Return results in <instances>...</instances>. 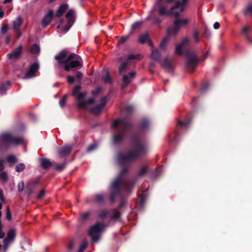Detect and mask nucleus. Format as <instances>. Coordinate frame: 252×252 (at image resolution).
Masks as SVG:
<instances>
[{"instance_id":"nucleus-1","label":"nucleus","mask_w":252,"mask_h":252,"mask_svg":"<svg viewBox=\"0 0 252 252\" xmlns=\"http://www.w3.org/2000/svg\"><path fill=\"white\" fill-rule=\"evenodd\" d=\"M133 149L130 151L120 153L117 156V162L122 166L127 165L130 161L139 158L148 151V145L142 142L139 136L133 135L130 139Z\"/></svg>"},{"instance_id":"nucleus-2","label":"nucleus","mask_w":252,"mask_h":252,"mask_svg":"<svg viewBox=\"0 0 252 252\" xmlns=\"http://www.w3.org/2000/svg\"><path fill=\"white\" fill-rule=\"evenodd\" d=\"M172 1L173 0H158L153 6L147 19L153 17L154 12L157 9H158L159 14L160 15H173L177 18L179 15V12H182L184 10V5L187 0H175V5L172 7L170 10H166L164 5Z\"/></svg>"},{"instance_id":"nucleus-3","label":"nucleus","mask_w":252,"mask_h":252,"mask_svg":"<svg viewBox=\"0 0 252 252\" xmlns=\"http://www.w3.org/2000/svg\"><path fill=\"white\" fill-rule=\"evenodd\" d=\"M55 59L60 63L64 64V69L66 71L70 70L71 68L78 67H82V60L78 55L75 54H67L62 51L55 57Z\"/></svg>"},{"instance_id":"nucleus-4","label":"nucleus","mask_w":252,"mask_h":252,"mask_svg":"<svg viewBox=\"0 0 252 252\" xmlns=\"http://www.w3.org/2000/svg\"><path fill=\"white\" fill-rule=\"evenodd\" d=\"M112 127L115 129L113 136V142L115 144L121 143L129 126V124L126 119H118L113 122Z\"/></svg>"},{"instance_id":"nucleus-5","label":"nucleus","mask_w":252,"mask_h":252,"mask_svg":"<svg viewBox=\"0 0 252 252\" xmlns=\"http://www.w3.org/2000/svg\"><path fill=\"white\" fill-rule=\"evenodd\" d=\"M127 168L125 167L117 178L112 182L110 187V199L114 201V197L117 195L121 189H128L130 183L123 178V176L126 172Z\"/></svg>"},{"instance_id":"nucleus-6","label":"nucleus","mask_w":252,"mask_h":252,"mask_svg":"<svg viewBox=\"0 0 252 252\" xmlns=\"http://www.w3.org/2000/svg\"><path fill=\"white\" fill-rule=\"evenodd\" d=\"M25 144L26 141L23 137L15 136L10 133H3L0 136V148Z\"/></svg>"},{"instance_id":"nucleus-7","label":"nucleus","mask_w":252,"mask_h":252,"mask_svg":"<svg viewBox=\"0 0 252 252\" xmlns=\"http://www.w3.org/2000/svg\"><path fill=\"white\" fill-rule=\"evenodd\" d=\"M80 86H76L72 92V95H74L76 98L78 100V106L81 108H87L90 104L93 103L94 99L91 98L87 101L83 100V98L86 95V93H80Z\"/></svg>"},{"instance_id":"nucleus-8","label":"nucleus","mask_w":252,"mask_h":252,"mask_svg":"<svg viewBox=\"0 0 252 252\" xmlns=\"http://www.w3.org/2000/svg\"><path fill=\"white\" fill-rule=\"evenodd\" d=\"M104 225L98 223L92 226L89 230V236L94 242H96L100 237L101 233L104 229Z\"/></svg>"},{"instance_id":"nucleus-9","label":"nucleus","mask_w":252,"mask_h":252,"mask_svg":"<svg viewBox=\"0 0 252 252\" xmlns=\"http://www.w3.org/2000/svg\"><path fill=\"white\" fill-rule=\"evenodd\" d=\"M15 235L16 230L15 229L12 228L9 231L7 237L3 241L4 251H7L9 244L14 241Z\"/></svg>"},{"instance_id":"nucleus-10","label":"nucleus","mask_w":252,"mask_h":252,"mask_svg":"<svg viewBox=\"0 0 252 252\" xmlns=\"http://www.w3.org/2000/svg\"><path fill=\"white\" fill-rule=\"evenodd\" d=\"M198 60L194 55L190 54L188 56L187 67L189 70L191 72L193 71L196 66Z\"/></svg>"},{"instance_id":"nucleus-11","label":"nucleus","mask_w":252,"mask_h":252,"mask_svg":"<svg viewBox=\"0 0 252 252\" xmlns=\"http://www.w3.org/2000/svg\"><path fill=\"white\" fill-rule=\"evenodd\" d=\"M65 17L67 19L68 22L67 25L63 29V32H67L69 30L74 22V11L73 9L69 10L66 13Z\"/></svg>"},{"instance_id":"nucleus-12","label":"nucleus","mask_w":252,"mask_h":252,"mask_svg":"<svg viewBox=\"0 0 252 252\" xmlns=\"http://www.w3.org/2000/svg\"><path fill=\"white\" fill-rule=\"evenodd\" d=\"M106 101V98L105 97H102L101 99L99 104L95 106L94 108H91V112L95 115L98 114L105 107Z\"/></svg>"},{"instance_id":"nucleus-13","label":"nucleus","mask_w":252,"mask_h":252,"mask_svg":"<svg viewBox=\"0 0 252 252\" xmlns=\"http://www.w3.org/2000/svg\"><path fill=\"white\" fill-rule=\"evenodd\" d=\"M39 69V65L36 63H34L32 64L27 73H26L25 76L24 77L26 79H29L32 78L34 76L35 72Z\"/></svg>"},{"instance_id":"nucleus-14","label":"nucleus","mask_w":252,"mask_h":252,"mask_svg":"<svg viewBox=\"0 0 252 252\" xmlns=\"http://www.w3.org/2000/svg\"><path fill=\"white\" fill-rule=\"evenodd\" d=\"M189 40V38L188 37L183 38L180 43L176 46L175 49L176 53L178 54H181L183 52V47L188 44Z\"/></svg>"},{"instance_id":"nucleus-15","label":"nucleus","mask_w":252,"mask_h":252,"mask_svg":"<svg viewBox=\"0 0 252 252\" xmlns=\"http://www.w3.org/2000/svg\"><path fill=\"white\" fill-rule=\"evenodd\" d=\"M189 23V19L186 17L177 18L174 21V24L177 25L180 29L183 27H186Z\"/></svg>"},{"instance_id":"nucleus-16","label":"nucleus","mask_w":252,"mask_h":252,"mask_svg":"<svg viewBox=\"0 0 252 252\" xmlns=\"http://www.w3.org/2000/svg\"><path fill=\"white\" fill-rule=\"evenodd\" d=\"M136 74L135 72H131L129 74V75L125 74L123 76V84L122 88L124 89L126 86L130 83L131 79L133 78Z\"/></svg>"},{"instance_id":"nucleus-17","label":"nucleus","mask_w":252,"mask_h":252,"mask_svg":"<svg viewBox=\"0 0 252 252\" xmlns=\"http://www.w3.org/2000/svg\"><path fill=\"white\" fill-rule=\"evenodd\" d=\"M180 29L177 26L174 24L173 26L169 27L167 31V36H168L169 38L171 36H176L179 32Z\"/></svg>"},{"instance_id":"nucleus-18","label":"nucleus","mask_w":252,"mask_h":252,"mask_svg":"<svg viewBox=\"0 0 252 252\" xmlns=\"http://www.w3.org/2000/svg\"><path fill=\"white\" fill-rule=\"evenodd\" d=\"M22 48V47L21 46H19L12 53L7 54L8 58L10 59H16L18 58L21 55Z\"/></svg>"},{"instance_id":"nucleus-19","label":"nucleus","mask_w":252,"mask_h":252,"mask_svg":"<svg viewBox=\"0 0 252 252\" xmlns=\"http://www.w3.org/2000/svg\"><path fill=\"white\" fill-rule=\"evenodd\" d=\"M162 66L167 70L171 71L173 68L171 59L168 58H165L162 62Z\"/></svg>"},{"instance_id":"nucleus-20","label":"nucleus","mask_w":252,"mask_h":252,"mask_svg":"<svg viewBox=\"0 0 252 252\" xmlns=\"http://www.w3.org/2000/svg\"><path fill=\"white\" fill-rule=\"evenodd\" d=\"M149 44L150 46L153 47V44L151 41L149 42ZM151 58L155 61H158L160 58V54L159 51L157 49L152 47Z\"/></svg>"},{"instance_id":"nucleus-21","label":"nucleus","mask_w":252,"mask_h":252,"mask_svg":"<svg viewBox=\"0 0 252 252\" xmlns=\"http://www.w3.org/2000/svg\"><path fill=\"white\" fill-rule=\"evenodd\" d=\"M72 149V147L65 146L61 148L59 151V155L62 157L66 156L69 155Z\"/></svg>"},{"instance_id":"nucleus-22","label":"nucleus","mask_w":252,"mask_h":252,"mask_svg":"<svg viewBox=\"0 0 252 252\" xmlns=\"http://www.w3.org/2000/svg\"><path fill=\"white\" fill-rule=\"evenodd\" d=\"M53 13L52 11H49L42 21V25L45 27L48 25L53 18Z\"/></svg>"},{"instance_id":"nucleus-23","label":"nucleus","mask_w":252,"mask_h":252,"mask_svg":"<svg viewBox=\"0 0 252 252\" xmlns=\"http://www.w3.org/2000/svg\"><path fill=\"white\" fill-rule=\"evenodd\" d=\"M249 29L248 27L245 26L243 27L242 31V35L245 37L247 41L252 43V38H251L248 35Z\"/></svg>"},{"instance_id":"nucleus-24","label":"nucleus","mask_w":252,"mask_h":252,"mask_svg":"<svg viewBox=\"0 0 252 252\" xmlns=\"http://www.w3.org/2000/svg\"><path fill=\"white\" fill-rule=\"evenodd\" d=\"M40 162L41 166L44 168H47L51 165V163L50 160L46 158H41L40 159Z\"/></svg>"},{"instance_id":"nucleus-25","label":"nucleus","mask_w":252,"mask_h":252,"mask_svg":"<svg viewBox=\"0 0 252 252\" xmlns=\"http://www.w3.org/2000/svg\"><path fill=\"white\" fill-rule=\"evenodd\" d=\"M102 79L105 83L108 84L111 83V80L108 72L104 70L103 72Z\"/></svg>"},{"instance_id":"nucleus-26","label":"nucleus","mask_w":252,"mask_h":252,"mask_svg":"<svg viewBox=\"0 0 252 252\" xmlns=\"http://www.w3.org/2000/svg\"><path fill=\"white\" fill-rule=\"evenodd\" d=\"M68 7L67 4H63L60 6V8H59L57 13V16L58 17H61L63 13L65 12V11L67 9Z\"/></svg>"},{"instance_id":"nucleus-27","label":"nucleus","mask_w":252,"mask_h":252,"mask_svg":"<svg viewBox=\"0 0 252 252\" xmlns=\"http://www.w3.org/2000/svg\"><path fill=\"white\" fill-rule=\"evenodd\" d=\"M22 22V19L20 17H18L14 22H13V28L15 31H17L21 25Z\"/></svg>"},{"instance_id":"nucleus-28","label":"nucleus","mask_w":252,"mask_h":252,"mask_svg":"<svg viewBox=\"0 0 252 252\" xmlns=\"http://www.w3.org/2000/svg\"><path fill=\"white\" fill-rule=\"evenodd\" d=\"M170 38L168 36H166L161 41L159 44V47L161 50H165L167 43L169 40Z\"/></svg>"},{"instance_id":"nucleus-29","label":"nucleus","mask_w":252,"mask_h":252,"mask_svg":"<svg viewBox=\"0 0 252 252\" xmlns=\"http://www.w3.org/2000/svg\"><path fill=\"white\" fill-rule=\"evenodd\" d=\"M128 61L122 63L119 67V73L122 74L123 72H125L127 68Z\"/></svg>"},{"instance_id":"nucleus-30","label":"nucleus","mask_w":252,"mask_h":252,"mask_svg":"<svg viewBox=\"0 0 252 252\" xmlns=\"http://www.w3.org/2000/svg\"><path fill=\"white\" fill-rule=\"evenodd\" d=\"M40 48L39 47L36 45L34 44L31 48V52L32 54L36 55L39 53Z\"/></svg>"},{"instance_id":"nucleus-31","label":"nucleus","mask_w":252,"mask_h":252,"mask_svg":"<svg viewBox=\"0 0 252 252\" xmlns=\"http://www.w3.org/2000/svg\"><path fill=\"white\" fill-rule=\"evenodd\" d=\"M189 122H183L182 121H179L178 122L177 126L178 127H179L180 128H186L189 126Z\"/></svg>"},{"instance_id":"nucleus-32","label":"nucleus","mask_w":252,"mask_h":252,"mask_svg":"<svg viewBox=\"0 0 252 252\" xmlns=\"http://www.w3.org/2000/svg\"><path fill=\"white\" fill-rule=\"evenodd\" d=\"M149 38L148 35L147 34H144L141 35L139 38V42L141 43H144L146 41L148 40Z\"/></svg>"},{"instance_id":"nucleus-33","label":"nucleus","mask_w":252,"mask_h":252,"mask_svg":"<svg viewBox=\"0 0 252 252\" xmlns=\"http://www.w3.org/2000/svg\"><path fill=\"white\" fill-rule=\"evenodd\" d=\"M244 14L245 15H250L252 16V4L249 5L247 6L244 11Z\"/></svg>"},{"instance_id":"nucleus-34","label":"nucleus","mask_w":252,"mask_h":252,"mask_svg":"<svg viewBox=\"0 0 252 252\" xmlns=\"http://www.w3.org/2000/svg\"><path fill=\"white\" fill-rule=\"evenodd\" d=\"M7 161L10 164H14L16 162L17 159L15 157L13 156H10L6 158Z\"/></svg>"},{"instance_id":"nucleus-35","label":"nucleus","mask_w":252,"mask_h":252,"mask_svg":"<svg viewBox=\"0 0 252 252\" xmlns=\"http://www.w3.org/2000/svg\"><path fill=\"white\" fill-rule=\"evenodd\" d=\"M25 168V165L23 163H20L16 165L15 170L18 172H21Z\"/></svg>"},{"instance_id":"nucleus-36","label":"nucleus","mask_w":252,"mask_h":252,"mask_svg":"<svg viewBox=\"0 0 252 252\" xmlns=\"http://www.w3.org/2000/svg\"><path fill=\"white\" fill-rule=\"evenodd\" d=\"M0 179L3 181L6 182L8 179L7 174L5 172H2L0 173Z\"/></svg>"},{"instance_id":"nucleus-37","label":"nucleus","mask_w":252,"mask_h":252,"mask_svg":"<svg viewBox=\"0 0 252 252\" xmlns=\"http://www.w3.org/2000/svg\"><path fill=\"white\" fill-rule=\"evenodd\" d=\"M87 242L86 241L83 242L80 247L78 252H83V251L87 248Z\"/></svg>"},{"instance_id":"nucleus-38","label":"nucleus","mask_w":252,"mask_h":252,"mask_svg":"<svg viewBox=\"0 0 252 252\" xmlns=\"http://www.w3.org/2000/svg\"><path fill=\"white\" fill-rule=\"evenodd\" d=\"M193 36L194 42L198 43L199 41L198 32L196 30H195L193 32Z\"/></svg>"},{"instance_id":"nucleus-39","label":"nucleus","mask_w":252,"mask_h":252,"mask_svg":"<svg viewBox=\"0 0 252 252\" xmlns=\"http://www.w3.org/2000/svg\"><path fill=\"white\" fill-rule=\"evenodd\" d=\"M120 216V213L119 211L117 210H115L113 212V215L112 217V219L116 220H117Z\"/></svg>"},{"instance_id":"nucleus-40","label":"nucleus","mask_w":252,"mask_h":252,"mask_svg":"<svg viewBox=\"0 0 252 252\" xmlns=\"http://www.w3.org/2000/svg\"><path fill=\"white\" fill-rule=\"evenodd\" d=\"M141 58V55H130L127 57V60H132V59H136V60H139Z\"/></svg>"},{"instance_id":"nucleus-41","label":"nucleus","mask_w":252,"mask_h":252,"mask_svg":"<svg viewBox=\"0 0 252 252\" xmlns=\"http://www.w3.org/2000/svg\"><path fill=\"white\" fill-rule=\"evenodd\" d=\"M6 219L8 220H11L12 219V216L9 207H7L6 208Z\"/></svg>"},{"instance_id":"nucleus-42","label":"nucleus","mask_w":252,"mask_h":252,"mask_svg":"<svg viewBox=\"0 0 252 252\" xmlns=\"http://www.w3.org/2000/svg\"><path fill=\"white\" fill-rule=\"evenodd\" d=\"M67 98V95H64L63 97L60 101V105L61 107H63L65 104V102Z\"/></svg>"},{"instance_id":"nucleus-43","label":"nucleus","mask_w":252,"mask_h":252,"mask_svg":"<svg viewBox=\"0 0 252 252\" xmlns=\"http://www.w3.org/2000/svg\"><path fill=\"white\" fill-rule=\"evenodd\" d=\"M108 212L105 210L102 211L98 215V217L100 218H104L107 216Z\"/></svg>"},{"instance_id":"nucleus-44","label":"nucleus","mask_w":252,"mask_h":252,"mask_svg":"<svg viewBox=\"0 0 252 252\" xmlns=\"http://www.w3.org/2000/svg\"><path fill=\"white\" fill-rule=\"evenodd\" d=\"M17 187L18 191L20 192L22 191L24 188V182L23 181H21L20 183H19Z\"/></svg>"},{"instance_id":"nucleus-45","label":"nucleus","mask_w":252,"mask_h":252,"mask_svg":"<svg viewBox=\"0 0 252 252\" xmlns=\"http://www.w3.org/2000/svg\"><path fill=\"white\" fill-rule=\"evenodd\" d=\"M32 186H31L30 184L27 185V188H26V192L29 195L32 193Z\"/></svg>"},{"instance_id":"nucleus-46","label":"nucleus","mask_w":252,"mask_h":252,"mask_svg":"<svg viewBox=\"0 0 252 252\" xmlns=\"http://www.w3.org/2000/svg\"><path fill=\"white\" fill-rule=\"evenodd\" d=\"M147 168L145 166H143L141 168L139 171V174L140 175H143L146 171Z\"/></svg>"},{"instance_id":"nucleus-47","label":"nucleus","mask_w":252,"mask_h":252,"mask_svg":"<svg viewBox=\"0 0 252 252\" xmlns=\"http://www.w3.org/2000/svg\"><path fill=\"white\" fill-rule=\"evenodd\" d=\"M95 200L97 202H100L103 200V196L101 194H97L95 196Z\"/></svg>"},{"instance_id":"nucleus-48","label":"nucleus","mask_w":252,"mask_h":252,"mask_svg":"<svg viewBox=\"0 0 252 252\" xmlns=\"http://www.w3.org/2000/svg\"><path fill=\"white\" fill-rule=\"evenodd\" d=\"M128 39V36H124L121 38V39L119 41L118 44H123L125 43Z\"/></svg>"},{"instance_id":"nucleus-49","label":"nucleus","mask_w":252,"mask_h":252,"mask_svg":"<svg viewBox=\"0 0 252 252\" xmlns=\"http://www.w3.org/2000/svg\"><path fill=\"white\" fill-rule=\"evenodd\" d=\"M65 167V164L64 163H61L59 165H57L56 166V169L59 170H62Z\"/></svg>"},{"instance_id":"nucleus-50","label":"nucleus","mask_w":252,"mask_h":252,"mask_svg":"<svg viewBox=\"0 0 252 252\" xmlns=\"http://www.w3.org/2000/svg\"><path fill=\"white\" fill-rule=\"evenodd\" d=\"M0 200L1 201L4 202V197L2 189L0 188Z\"/></svg>"},{"instance_id":"nucleus-51","label":"nucleus","mask_w":252,"mask_h":252,"mask_svg":"<svg viewBox=\"0 0 252 252\" xmlns=\"http://www.w3.org/2000/svg\"><path fill=\"white\" fill-rule=\"evenodd\" d=\"M149 125V122L147 120H143L142 122V126L144 128L146 127Z\"/></svg>"},{"instance_id":"nucleus-52","label":"nucleus","mask_w":252,"mask_h":252,"mask_svg":"<svg viewBox=\"0 0 252 252\" xmlns=\"http://www.w3.org/2000/svg\"><path fill=\"white\" fill-rule=\"evenodd\" d=\"M141 24H142V23L140 22H137L135 23L132 25L133 29H136L138 28Z\"/></svg>"},{"instance_id":"nucleus-53","label":"nucleus","mask_w":252,"mask_h":252,"mask_svg":"<svg viewBox=\"0 0 252 252\" xmlns=\"http://www.w3.org/2000/svg\"><path fill=\"white\" fill-rule=\"evenodd\" d=\"M67 82L70 84L73 83L74 81V78L72 76H70V75L68 76L67 77Z\"/></svg>"},{"instance_id":"nucleus-54","label":"nucleus","mask_w":252,"mask_h":252,"mask_svg":"<svg viewBox=\"0 0 252 252\" xmlns=\"http://www.w3.org/2000/svg\"><path fill=\"white\" fill-rule=\"evenodd\" d=\"M96 147V145L95 144H92L88 148L87 151L89 152L92 151L93 150L95 149Z\"/></svg>"},{"instance_id":"nucleus-55","label":"nucleus","mask_w":252,"mask_h":252,"mask_svg":"<svg viewBox=\"0 0 252 252\" xmlns=\"http://www.w3.org/2000/svg\"><path fill=\"white\" fill-rule=\"evenodd\" d=\"M44 194H45V190H41L38 194L37 198L38 199L42 198L44 195Z\"/></svg>"},{"instance_id":"nucleus-56","label":"nucleus","mask_w":252,"mask_h":252,"mask_svg":"<svg viewBox=\"0 0 252 252\" xmlns=\"http://www.w3.org/2000/svg\"><path fill=\"white\" fill-rule=\"evenodd\" d=\"M76 77L78 80H80L82 77V74L80 72L77 71L76 73Z\"/></svg>"},{"instance_id":"nucleus-57","label":"nucleus","mask_w":252,"mask_h":252,"mask_svg":"<svg viewBox=\"0 0 252 252\" xmlns=\"http://www.w3.org/2000/svg\"><path fill=\"white\" fill-rule=\"evenodd\" d=\"M89 215H90V213H89V212H85V213H83L82 214L81 217L83 219H87Z\"/></svg>"},{"instance_id":"nucleus-58","label":"nucleus","mask_w":252,"mask_h":252,"mask_svg":"<svg viewBox=\"0 0 252 252\" xmlns=\"http://www.w3.org/2000/svg\"><path fill=\"white\" fill-rule=\"evenodd\" d=\"M4 160L2 159H0V171H1L4 169Z\"/></svg>"},{"instance_id":"nucleus-59","label":"nucleus","mask_w":252,"mask_h":252,"mask_svg":"<svg viewBox=\"0 0 252 252\" xmlns=\"http://www.w3.org/2000/svg\"><path fill=\"white\" fill-rule=\"evenodd\" d=\"M6 91V89L4 85H2L0 87V93L2 94H4Z\"/></svg>"},{"instance_id":"nucleus-60","label":"nucleus","mask_w":252,"mask_h":252,"mask_svg":"<svg viewBox=\"0 0 252 252\" xmlns=\"http://www.w3.org/2000/svg\"><path fill=\"white\" fill-rule=\"evenodd\" d=\"M7 29H8V26L7 25H4L2 27L1 32L3 33H5V32H7Z\"/></svg>"},{"instance_id":"nucleus-61","label":"nucleus","mask_w":252,"mask_h":252,"mask_svg":"<svg viewBox=\"0 0 252 252\" xmlns=\"http://www.w3.org/2000/svg\"><path fill=\"white\" fill-rule=\"evenodd\" d=\"M220 27V24L219 22H216L214 25L213 27L215 29H218Z\"/></svg>"},{"instance_id":"nucleus-62","label":"nucleus","mask_w":252,"mask_h":252,"mask_svg":"<svg viewBox=\"0 0 252 252\" xmlns=\"http://www.w3.org/2000/svg\"><path fill=\"white\" fill-rule=\"evenodd\" d=\"M100 88H98L96 90L94 91L93 92V94L94 95L97 94L99 92H100Z\"/></svg>"},{"instance_id":"nucleus-63","label":"nucleus","mask_w":252,"mask_h":252,"mask_svg":"<svg viewBox=\"0 0 252 252\" xmlns=\"http://www.w3.org/2000/svg\"><path fill=\"white\" fill-rule=\"evenodd\" d=\"M126 109L127 111H131L133 109V107L131 106H127L126 107Z\"/></svg>"},{"instance_id":"nucleus-64","label":"nucleus","mask_w":252,"mask_h":252,"mask_svg":"<svg viewBox=\"0 0 252 252\" xmlns=\"http://www.w3.org/2000/svg\"><path fill=\"white\" fill-rule=\"evenodd\" d=\"M160 22V21L158 19H154V23L156 24H159Z\"/></svg>"}]
</instances>
